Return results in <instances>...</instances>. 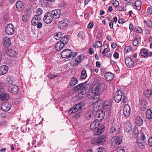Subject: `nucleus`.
Wrapping results in <instances>:
<instances>
[{"label":"nucleus","mask_w":152,"mask_h":152,"mask_svg":"<svg viewBox=\"0 0 152 152\" xmlns=\"http://www.w3.org/2000/svg\"><path fill=\"white\" fill-rule=\"evenodd\" d=\"M102 42L100 41H97L96 42V47L99 48L102 46Z\"/></svg>","instance_id":"obj_54"},{"label":"nucleus","mask_w":152,"mask_h":152,"mask_svg":"<svg viewBox=\"0 0 152 152\" xmlns=\"http://www.w3.org/2000/svg\"><path fill=\"white\" fill-rule=\"evenodd\" d=\"M58 75H54L52 74H49L48 76V78L50 80H52L54 78L58 76Z\"/></svg>","instance_id":"obj_47"},{"label":"nucleus","mask_w":152,"mask_h":152,"mask_svg":"<svg viewBox=\"0 0 152 152\" xmlns=\"http://www.w3.org/2000/svg\"><path fill=\"white\" fill-rule=\"evenodd\" d=\"M147 25L149 27H152V23L151 21L150 20H148L146 22Z\"/></svg>","instance_id":"obj_55"},{"label":"nucleus","mask_w":152,"mask_h":152,"mask_svg":"<svg viewBox=\"0 0 152 152\" xmlns=\"http://www.w3.org/2000/svg\"><path fill=\"white\" fill-rule=\"evenodd\" d=\"M114 77V75L110 72L107 73L104 75L105 78L108 81L112 80L113 78Z\"/></svg>","instance_id":"obj_19"},{"label":"nucleus","mask_w":152,"mask_h":152,"mask_svg":"<svg viewBox=\"0 0 152 152\" xmlns=\"http://www.w3.org/2000/svg\"><path fill=\"white\" fill-rule=\"evenodd\" d=\"M41 5L42 6L45 7L47 6V2H45V0H41Z\"/></svg>","instance_id":"obj_49"},{"label":"nucleus","mask_w":152,"mask_h":152,"mask_svg":"<svg viewBox=\"0 0 152 152\" xmlns=\"http://www.w3.org/2000/svg\"><path fill=\"white\" fill-rule=\"evenodd\" d=\"M11 107V104L9 102L3 103L1 105V109L3 111H7Z\"/></svg>","instance_id":"obj_12"},{"label":"nucleus","mask_w":152,"mask_h":152,"mask_svg":"<svg viewBox=\"0 0 152 152\" xmlns=\"http://www.w3.org/2000/svg\"><path fill=\"white\" fill-rule=\"evenodd\" d=\"M139 43V41L138 39L136 38L134 39L133 41V45L134 46H136Z\"/></svg>","instance_id":"obj_50"},{"label":"nucleus","mask_w":152,"mask_h":152,"mask_svg":"<svg viewBox=\"0 0 152 152\" xmlns=\"http://www.w3.org/2000/svg\"><path fill=\"white\" fill-rule=\"evenodd\" d=\"M63 36V34L60 32H59L56 34L55 35H54V38L56 40H59L60 38Z\"/></svg>","instance_id":"obj_42"},{"label":"nucleus","mask_w":152,"mask_h":152,"mask_svg":"<svg viewBox=\"0 0 152 152\" xmlns=\"http://www.w3.org/2000/svg\"><path fill=\"white\" fill-rule=\"evenodd\" d=\"M111 106V102L110 100L105 101L103 104L102 106L104 109H107L110 108Z\"/></svg>","instance_id":"obj_18"},{"label":"nucleus","mask_w":152,"mask_h":152,"mask_svg":"<svg viewBox=\"0 0 152 152\" xmlns=\"http://www.w3.org/2000/svg\"><path fill=\"white\" fill-rule=\"evenodd\" d=\"M87 82V81H85V82L81 83L75 87L73 89L74 91H77L79 89H80L84 86L86 84Z\"/></svg>","instance_id":"obj_22"},{"label":"nucleus","mask_w":152,"mask_h":152,"mask_svg":"<svg viewBox=\"0 0 152 152\" xmlns=\"http://www.w3.org/2000/svg\"><path fill=\"white\" fill-rule=\"evenodd\" d=\"M74 106L71 108L70 109L68 113L70 114H72L73 113H75L77 111V110H74Z\"/></svg>","instance_id":"obj_51"},{"label":"nucleus","mask_w":152,"mask_h":152,"mask_svg":"<svg viewBox=\"0 0 152 152\" xmlns=\"http://www.w3.org/2000/svg\"><path fill=\"white\" fill-rule=\"evenodd\" d=\"M17 9L19 11H21L23 8V5L22 1H17L16 3Z\"/></svg>","instance_id":"obj_17"},{"label":"nucleus","mask_w":152,"mask_h":152,"mask_svg":"<svg viewBox=\"0 0 152 152\" xmlns=\"http://www.w3.org/2000/svg\"><path fill=\"white\" fill-rule=\"evenodd\" d=\"M42 9L40 8H39L36 10V13L37 15H37L38 17H39L42 13Z\"/></svg>","instance_id":"obj_46"},{"label":"nucleus","mask_w":152,"mask_h":152,"mask_svg":"<svg viewBox=\"0 0 152 152\" xmlns=\"http://www.w3.org/2000/svg\"><path fill=\"white\" fill-rule=\"evenodd\" d=\"M113 23H114V21L113 20H112L109 23V26L111 28H113Z\"/></svg>","instance_id":"obj_63"},{"label":"nucleus","mask_w":152,"mask_h":152,"mask_svg":"<svg viewBox=\"0 0 152 152\" xmlns=\"http://www.w3.org/2000/svg\"><path fill=\"white\" fill-rule=\"evenodd\" d=\"M123 114L125 117H128L130 114V107L129 105L128 104H126L123 110Z\"/></svg>","instance_id":"obj_11"},{"label":"nucleus","mask_w":152,"mask_h":152,"mask_svg":"<svg viewBox=\"0 0 152 152\" xmlns=\"http://www.w3.org/2000/svg\"><path fill=\"white\" fill-rule=\"evenodd\" d=\"M105 141V137L104 136H99L96 140V143L101 144Z\"/></svg>","instance_id":"obj_33"},{"label":"nucleus","mask_w":152,"mask_h":152,"mask_svg":"<svg viewBox=\"0 0 152 152\" xmlns=\"http://www.w3.org/2000/svg\"><path fill=\"white\" fill-rule=\"evenodd\" d=\"M30 18V17L27 15H25L23 16L22 19L25 22H28Z\"/></svg>","instance_id":"obj_43"},{"label":"nucleus","mask_w":152,"mask_h":152,"mask_svg":"<svg viewBox=\"0 0 152 152\" xmlns=\"http://www.w3.org/2000/svg\"><path fill=\"white\" fill-rule=\"evenodd\" d=\"M148 12L149 14L151 15L152 13V8L149 7L147 9Z\"/></svg>","instance_id":"obj_58"},{"label":"nucleus","mask_w":152,"mask_h":152,"mask_svg":"<svg viewBox=\"0 0 152 152\" xmlns=\"http://www.w3.org/2000/svg\"><path fill=\"white\" fill-rule=\"evenodd\" d=\"M133 126L132 124H126L125 125L124 130L126 132H130Z\"/></svg>","instance_id":"obj_34"},{"label":"nucleus","mask_w":152,"mask_h":152,"mask_svg":"<svg viewBox=\"0 0 152 152\" xmlns=\"http://www.w3.org/2000/svg\"><path fill=\"white\" fill-rule=\"evenodd\" d=\"M8 66L6 65H3L0 67V75H3L6 74L8 71Z\"/></svg>","instance_id":"obj_14"},{"label":"nucleus","mask_w":152,"mask_h":152,"mask_svg":"<svg viewBox=\"0 0 152 152\" xmlns=\"http://www.w3.org/2000/svg\"><path fill=\"white\" fill-rule=\"evenodd\" d=\"M148 141L149 145L151 146H152V137L150 138Z\"/></svg>","instance_id":"obj_61"},{"label":"nucleus","mask_w":152,"mask_h":152,"mask_svg":"<svg viewBox=\"0 0 152 152\" xmlns=\"http://www.w3.org/2000/svg\"><path fill=\"white\" fill-rule=\"evenodd\" d=\"M77 52H72V51L69 49H66L62 52L61 53V57L63 58H67L70 60L69 58L72 59L77 56Z\"/></svg>","instance_id":"obj_2"},{"label":"nucleus","mask_w":152,"mask_h":152,"mask_svg":"<svg viewBox=\"0 0 152 152\" xmlns=\"http://www.w3.org/2000/svg\"><path fill=\"white\" fill-rule=\"evenodd\" d=\"M8 51V54L10 56H14L16 54V51L10 49Z\"/></svg>","instance_id":"obj_36"},{"label":"nucleus","mask_w":152,"mask_h":152,"mask_svg":"<svg viewBox=\"0 0 152 152\" xmlns=\"http://www.w3.org/2000/svg\"><path fill=\"white\" fill-rule=\"evenodd\" d=\"M105 54L107 57H110L111 56L112 53L110 51L106 52Z\"/></svg>","instance_id":"obj_56"},{"label":"nucleus","mask_w":152,"mask_h":152,"mask_svg":"<svg viewBox=\"0 0 152 152\" xmlns=\"http://www.w3.org/2000/svg\"><path fill=\"white\" fill-rule=\"evenodd\" d=\"M104 130V127L103 125H102L100 126L97 129V130L96 131V135L100 134L103 132Z\"/></svg>","instance_id":"obj_30"},{"label":"nucleus","mask_w":152,"mask_h":152,"mask_svg":"<svg viewBox=\"0 0 152 152\" xmlns=\"http://www.w3.org/2000/svg\"><path fill=\"white\" fill-rule=\"evenodd\" d=\"M50 13L53 19H56L60 17L61 12L60 9H57L52 11Z\"/></svg>","instance_id":"obj_8"},{"label":"nucleus","mask_w":152,"mask_h":152,"mask_svg":"<svg viewBox=\"0 0 152 152\" xmlns=\"http://www.w3.org/2000/svg\"><path fill=\"white\" fill-rule=\"evenodd\" d=\"M136 31L137 33H140L142 31V28L140 27H137L136 28Z\"/></svg>","instance_id":"obj_57"},{"label":"nucleus","mask_w":152,"mask_h":152,"mask_svg":"<svg viewBox=\"0 0 152 152\" xmlns=\"http://www.w3.org/2000/svg\"><path fill=\"white\" fill-rule=\"evenodd\" d=\"M40 18L37 15H35L31 20L32 24L33 26H36L39 23V19Z\"/></svg>","instance_id":"obj_23"},{"label":"nucleus","mask_w":152,"mask_h":152,"mask_svg":"<svg viewBox=\"0 0 152 152\" xmlns=\"http://www.w3.org/2000/svg\"><path fill=\"white\" fill-rule=\"evenodd\" d=\"M78 82L77 79L75 77L72 78L69 83V85L72 86L76 84Z\"/></svg>","instance_id":"obj_28"},{"label":"nucleus","mask_w":152,"mask_h":152,"mask_svg":"<svg viewBox=\"0 0 152 152\" xmlns=\"http://www.w3.org/2000/svg\"><path fill=\"white\" fill-rule=\"evenodd\" d=\"M111 1L115 7H118L119 6V2L116 0H112Z\"/></svg>","instance_id":"obj_45"},{"label":"nucleus","mask_w":152,"mask_h":152,"mask_svg":"<svg viewBox=\"0 0 152 152\" xmlns=\"http://www.w3.org/2000/svg\"><path fill=\"white\" fill-rule=\"evenodd\" d=\"M84 88H82L80 90V93L76 95V97L78 100H80L83 98V95H85L86 94V90H84Z\"/></svg>","instance_id":"obj_15"},{"label":"nucleus","mask_w":152,"mask_h":152,"mask_svg":"<svg viewBox=\"0 0 152 152\" xmlns=\"http://www.w3.org/2000/svg\"><path fill=\"white\" fill-rule=\"evenodd\" d=\"M103 150V148L102 147H99L96 149V151L97 152H102Z\"/></svg>","instance_id":"obj_62"},{"label":"nucleus","mask_w":152,"mask_h":152,"mask_svg":"<svg viewBox=\"0 0 152 152\" xmlns=\"http://www.w3.org/2000/svg\"><path fill=\"white\" fill-rule=\"evenodd\" d=\"M116 128L115 127L113 126L110 129L109 133L110 134H113L115 133L116 132Z\"/></svg>","instance_id":"obj_52"},{"label":"nucleus","mask_w":152,"mask_h":152,"mask_svg":"<svg viewBox=\"0 0 152 152\" xmlns=\"http://www.w3.org/2000/svg\"><path fill=\"white\" fill-rule=\"evenodd\" d=\"M8 90L9 92L14 94H17L18 92V87L15 85H10L8 88Z\"/></svg>","instance_id":"obj_9"},{"label":"nucleus","mask_w":152,"mask_h":152,"mask_svg":"<svg viewBox=\"0 0 152 152\" xmlns=\"http://www.w3.org/2000/svg\"><path fill=\"white\" fill-rule=\"evenodd\" d=\"M90 86V84H86V85L84 87H83V88H84V90H85L86 91V90H88V88H89Z\"/></svg>","instance_id":"obj_59"},{"label":"nucleus","mask_w":152,"mask_h":152,"mask_svg":"<svg viewBox=\"0 0 152 152\" xmlns=\"http://www.w3.org/2000/svg\"><path fill=\"white\" fill-rule=\"evenodd\" d=\"M3 43L5 47H7L8 46L11 44L10 39L7 37H5L4 38Z\"/></svg>","instance_id":"obj_24"},{"label":"nucleus","mask_w":152,"mask_h":152,"mask_svg":"<svg viewBox=\"0 0 152 152\" xmlns=\"http://www.w3.org/2000/svg\"><path fill=\"white\" fill-rule=\"evenodd\" d=\"M82 108L81 106L80 103L75 104L74 106V110H77V111L81 109Z\"/></svg>","instance_id":"obj_44"},{"label":"nucleus","mask_w":152,"mask_h":152,"mask_svg":"<svg viewBox=\"0 0 152 152\" xmlns=\"http://www.w3.org/2000/svg\"><path fill=\"white\" fill-rule=\"evenodd\" d=\"M69 20L66 18L60 20L58 23V28L60 29H63L65 28L69 23Z\"/></svg>","instance_id":"obj_6"},{"label":"nucleus","mask_w":152,"mask_h":152,"mask_svg":"<svg viewBox=\"0 0 152 152\" xmlns=\"http://www.w3.org/2000/svg\"><path fill=\"white\" fill-rule=\"evenodd\" d=\"M133 126L134 128L132 131V134L134 137H137L138 136L139 131L136 126L134 125Z\"/></svg>","instance_id":"obj_21"},{"label":"nucleus","mask_w":152,"mask_h":152,"mask_svg":"<svg viewBox=\"0 0 152 152\" xmlns=\"http://www.w3.org/2000/svg\"><path fill=\"white\" fill-rule=\"evenodd\" d=\"M7 80L9 84L12 85V84L14 81L15 80L12 76H10L7 77Z\"/></svg>","instance_id":"obj_37"},{"label":"nucleus","mask_w":152,"mask_h":152,"mask_svg":"<svg viewBox=\"0 0 152 152\" xmlns=\"http://www.w3.org/2000/svg\"><path fill=\"white\" fill-rule=\"evenodd\" d=\"M94 26V23H89L88 26V27L89 28H91Z\"/></svg>","instance_id":"obj_64"},{"label":"nucleus","mask_w":152,"mask_h":152,"mask_svg":"<svg viewBox=\"0 0 152 152\" xmlns=\"http://www.w3.org/2000/svg\"><path fill=\"white\" fill-rule=\"evenodd\" d=\"M135 122L136 124H143V121L140 117H137L135 118Z\"/></svg>","instance_id":"obj_40"},{"label":"nucleus","mask_w":152,"mask_h":152,"mask_svg":"<svg viewBox=\"0 0 152 152\" xmlns=\"http://www.w3.org/2000/svg\"><path fill=\"white\" fill-rule=\"evenodd\" d=\"M5 31L6 33L9 35H12L15 32L14 27L12 24L9 23L5 27Z\"/></svg>","instance_id":"obj_4"},{"label":"nucleus","mask_w":152,"mask_h":152,"mask_svg":"<svg viewBox=\"0 0 152 152\" xmlns=\"http://www.w3.org/2000/svg\"><path fill=\"white\" fill-rule=\"evenodd\" d=\"M131 50V47L129 46H126L124 49V52L125 53H127Z\"/></svg>","instance_id":"obj_48"},{"label":"nucleus","mask_w":152,"mask_h":152,"mask_svg":"<svg viewBox=\"0 0 152 152\" xmlns=\"http://www.w3.org/2000/svg\"><path fill=\"white\" fill-rule=\"evenodd\" d=\"M98 82H96V98L99 99L100 95L103 94L104 91L103 88V84L101 79H99L97 80Z\"/></svg>","instance_id":"obj_1"},{"label":"nucleus","mask_w":152,"mask_h":152,"mask_svg":"<svg viewBox=\"0 0 152 152\" xmlns=\"http://www.w3.org/2000/svg\"><path fill=\"white\" fill-rule=\"evenodd\" d=\"M96 99H97V101L96 102V108H97L98 107V108L101 109V107L102 106L103 104H102V100L99 99H97L96 98Z\"/></svg>","instance_id":"obj_27"},{"label":"nucleus","mask_w":152,"mask_h":152,"mask_svg":"<svg viewBox=\"0 0 152 152\" xmlns=\"http://www.w3.org/2000/svg\"><path fill=\"white\" fill-rule=\"evenodd\" d=\"M10 98L9 94L3 93L0 94V99L3 101H7Z\"/></svg>","instance_id":"obj_16"},{"label":"nucleus","mask_w":152,"mask_h":152,"mask_svg":"<svg viewBox=\"0 0 152 152\" xmlns=\"http://www.w3.org/2000/svg\"><path fill=\"white\" fill-rule=\"evenodd\" d=\"M69 36L68 35H66L64 36L61 40V42L65 45V44L67 43L69 41Z\"/></svg>","instance_id":"obj_31"},{"label":"nucleus","mask_w":152,"mask_h":152,"mask_svg":"<svg viewBox=\"0 0 152 152\" xmlns=\"http://www.w3.org/2000/svg\"><path fill=\"white\" fill-rule=\"evenodd\" d=\"M117 152H125V151L122 147H118L117 148Z\"/></svg>","instance_id":"obj_53"},{"label":"nucleus","mask_w":152,"mask_h":152,"mask_svg":"<svg viewBox=\"0 0 152 152\" xmlns=\"http://www.w3.org/2000/svg\"><path fill=\"white\" fill-rule=\"evenodd\" d=\"M146 116L147 118L150 119L152 118V110L148 109L146 112Z\"/></svg>","instance_id":"obj_29"},{"label":"nucleus","mask_w":152,"mask_h":152,"mask_svg":"<svg viewBox=\"0 0 152 152\" xmlns=\"http://www.w3.org/2000/svg\"><path fill=\"white\" fill-rule=\"evenodd\" d=\"M89 95L91 96L90 98L94 99L95 98V86L94 85L92 87L91 92L89 94Z\"/></svg>","instance_id":"obj_26"},{"label":"nucleus","mask_w":152,"mask_h":152,"mask_svg":"<svg viewBox=\"0 0 152 152\" xmlns=\"http://www.w3.org/2000/svg\"><path fill=\"white\" fill-rule=\"evenodd\" d=\"M53 19L50 12H48L45 14L43 18V20L45 23L48 24L52 22Z\"/></svg>","instance_id":"obj_7"},{"label":"nucleus","mask_w":152,"mask_h":152,"mask_svg":"<svg viewBox=\"0 0 152 152\" xmlns=\"http://www.w3.org/2000/svg\"><path fill=\"white\" fill-rule=\"evenodd\" d=\"M152 91L151 89H148L145 91L144 92L145 96L147 98H148L150 97L152 94Z\"/></svg>","instance_id":"obj_35"},{"label":"nucleus","mask_w":152,"mask_h":152,"mask_svg":"<svg viewBox=\"0 0 152 152\" xmlns=\"http://www.w3.org/2000/svg\"><path fill=\"white\" fill-rule=\"evenodd\" d=\"M87 75L86 70L85 69H83L81 72V78L82 79H85Z\"/></svg>","instance_id":"obj_39"},{"label":"nucleus","mask_w":152,"mask_h":152,"mask_svg":"<svg viewBox=\"0 0 152 152\" xmlns=\"http://www.w3.org/2000/svg\"><path fill=\"white\" fill-rule=\"evenodd\" d=\"M135 5L137 9L139 10L141 9V2L140 0L136 1L135 3Z\"/></svg>","instance_id":"obj_38"},{"label":"nucleus","mask_w":152,"mask_h":152,"mask_svg":"<svg viewBox=\"0 0 152 152\" xmlns=\"http://www.w3.org/2000/svg\"><path fill=\"white\" fill-rule=\"evenodd\" d=\"M125 63L128 67L130 68L134 66V63L132 59L129 57L126 58L125 59Z\"/></svg>","instance_id":"obj_13"},{"label":"nucleus","mask_w":152,"mask_h":152,"mask_svg":"<svg viewBox=\"0 0 152 152\" xmlns=\"http://www.w3.org/2000/svg\"><path fill=\"white\" fill-rule=\"evenodd\" d=\"M81 56L80 55L78 56L77 58H76V59L75 60L73 64V66H76L78 65L81 62Z\"/></svg>","instance_id":"obj_32"},{"label":"nucleus","mask_w":152,"mask_h":152,"mask_svg":"<svg viewBox=\"0 0 152 152\" xmlns=\"http://www.w3.org/2000/svg\"><path fill=\"white\" fill-rule=\"evenodd\" d=\"M110 51H108V46L107 45H106V48L104 49V50L102 52V53L103 54H104V53H105L106 52H109Z\"/></svg>","instance_id":"obj_60"},{"label":"nucleus","mask_w":152,"mask_h":152,"mask_svg":"<svg viewBox=\"0 0 152 152\" xmlns=\"http://www.w3.org/2000/svg\"><path fill=\"white\" fill-rule=\"evenodd\" d=\"M140 53L142 56L145 57L147 56V54H148V53L146 49H141L140 51Z\"/></svg>","instance_id":"obj_41"},{"label":"nucleus","mask_w":152,"mask_h":152,"mask_svg":"<svg viewBox=\"0 0 152 152\" xmlns=\"http://www.w3.org/2000/svg\"><path fill=\"white\" fill-rule=\"evenodd\" d=\"M137 143L138 147L140 149H142L145 147L144 145V143L140 139H138L137 140Z\"/></svg>","instance_id":"obj_25"},{"label":"nucleus","mask_w":152,"mask_h":152,"mask_svg":"<svg viewBox=\"0 0 152 152\" xmlns=\"http://www.w3.org/2000/svg\"><path fill=\"white\" fill-rule=\"evenodd\" d=\"M122 142V138L120 136L113 137L111 139V143L113 145H119Z\"/></svg>","instance_id":"obj_5"},{"label":"nucleus","mask_w":152,"mask_h":152,"mask_svg":"<svg viewBox=\"0 0 152 152\" xmlns=\"http://www.w3.org/2000/svg\"><path fill=\"white\" fill-rule=\"evenodd\" d=\"M122 97V91L119 89L115 93L114 99L115 102H120Z\"/></svg>","instance_id":"obj_10"},{"label":"nucleus","mask_w":152,"mask_h":152,"mask_svg":"<svg viewBox=\"0 0 152 152\" xmlns=\"http://www.w3.org/2000/svg\"><path fill=\"white\" fill-rule=\"evenodd\" d=\"M98 110H99L96 113V117L97 118L96 119V123L101 121L104 119L105 116L104 112L99 108H98Z\"/></svg>","instance_id":"obj_3"},{"label":"nucleus","mask_w":152,"mask_h":152,"mask_svg":"<svg viewBox=\"0 0 152 152\" xmlns=\"http://www.w3.org/2000/svg\"><path fill=\"white\" fill-rule=\"evenodd\" d=\"M64 46V45L61 42H58L55 46V48L56 50L60 51L62 49Z\"/></svg>","instance_id":"obj_20"}]
</instances>
